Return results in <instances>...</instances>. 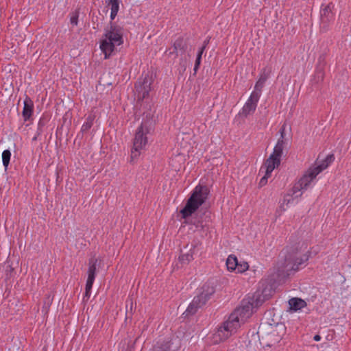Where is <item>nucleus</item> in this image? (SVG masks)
<instances>
[{
    "label": "nucleus",
    "instance_id": "1",
    "mask_svg": "<svg viewBox=\"0 0 351 351\" xmlns=\"http://www.w3.org/2000/svg\"><path fill=\"white\" fill-rule=\"evenodd\" d=\"M123 28L115 23L110 22L109 26L105 28L104 38L100 42V49L106 59L114 51L115 46L123 43Z\"/></svg>",
    "mask_w": 351,
    "mask_h": 351
},
{
    "label": "nucleus",
    "instance_id": "2",
    "mask_svg": "<svg viewBox=\"0 0 351 351\" xmlns=\"http://www.w3.org/2000/svg\"><path fill=\"white\" fill-rule=\"evenodd\" d=\"M304 247V250L307 249V244L300 243L291 247H287L285 252H282L285 254L284 267L287 271H297L309 259L311 252L307 251L302 256H298V253L302 250Z\"/></svg>",
    "mask_w": 351,
    "mask_h": 351
},
{
    "label": "nucleus",
    "instance_id": "3",
    "mask_svg": "<svg viewBox=\"0 0 351 351\" xmlns=\"http://www.w3.org/2000/svg\"><path fill=\"white\" fill-rule=\"evenodd\" d=\"M209 193L208 188L204 185H197L193 189L186 205L180 210L182 217L187 219L191 216L207 199Z\"/></svg>",
    "mask_w": 351,
    "mask_h": 351
},
{
    "label": "nucleus",
    "instance_id": "4",
    "mask_svg": "<svg viewBox=\"0 0 351 351\" xmlns=\"http://www.w3.org/2000/svg\"><path fill=\"white\" fill-rule=\"evenodd\" d=\"M237 317L230 315L227 319L223 321L218 326L215 332L213 334V342L219 343L228 339L233 334L236 333L241 327V324L237 320Z\"/></svg>",
    "mask_w": 351,
    "mask_h": 351
},
{
    "label": "nucleus",
    "instance_id": "5",
    "mask_svg": "<svg viewBox=\"0 0 351 351\" xmlns=\"http://www.w3.org/2000/svg\"><path fill=\"white\" fill-rule=\"evenodd\" d=\"M149 121H143L136 130L131 150L130 162H134L140 156L141 150L144 149L147 143L146 134L149 132Z\"/></svg>",
    "mask_w": 351,
    "mask_h": 351
},
{
    "label": "nucleus",
    "instance_id": "6",
    "mask_svg": "<svg viewBox=\"0 0 351 351\" xmlns=\"http://www.w3.org/2000/svg\"><path fill=\"white\" fill-rule=\"evenodd\" d=\"M202 292L195 296L188 306L186 312L187 315L195 314L199 308L202 307L210 299L215 292V287L209 282L205 283L202 287Z\"/></svg>",
    "mask_w": 351,
    "mask_h": 351
},
{
    "label": "nucleus",
    "instance_id": "7",
    "mask_svg": "<svg viewBox=\"0 0 351 351\" xmlns=\"http://www.w3.org/2000/svg\"><path fill=\"white\" fill-rule=\"evenodd\" d=\"M154 80L152 76L148 74L140 77L135 83V94L138 101H143L149 97V92L152 89V84Z\"/></svg>",
    "mask_w": 351,
    "mask_h": 351
},
{
    "label": "nucleus",
    "instance_id": "8",
    "mask_svg": "<svg viewBox=\"0 0 351 351\" xmlns=\"http://www.w3.org/2000/svg\"><path fill=\"white\" fill-rule=\"evenodd\" d=\"M335 8L333 3L330 2L327 5L322 4L320 10V32H326L329 26L335 20V14L332 10Z\"/></svg>",
    "mask_w": 351,
    "mask_h": 351
},
{
    "label": "nucleus",
    "instance_id": "9",
    "mask_svg": "<svg viewBox=\"0 0 351 351\" xmlns=\"http://www.w3.org/2000/svg\"><path fill=\"white\" fill-rule=\"evenodd\" d=\"M97 261V258L95 257H92L88 260V278L86 283L84 299L86 298L88 300L90 296V291L96 275Z\"/></svg>",
    "mask_w": 351,
    "mask_h": 351
},
{
    "label": "nucleus",
    "instance_id": "10",
    "mask_svg": "<svg viewBox=\"0 0 351 351\" xmlns=\"http://www.w3.org/2000/svg\"><path fill=\"white\" fill-rule=\"evenodd\" d=\"M245 301V299L243 300L242 305L235 308L234 311L230 313V315H233L234 317H237L236 319L238 320L241 324H244L252 313L253 308L247 301Z\"/></svg>",
    "mask_w": 351,
    "mask_h": 351
},
{
    "label": "nucleus",
    "instance_id": "11",
    "mask_svg": "<svg viewBox=\"0 0 351 351\" xmlns=\"http://www.w3.org/2000/svg\"><path fill=\"white\" fill-rule=\"evenodd\" d=\"M187 49V42L182 36L178 37L173 43L172 47L166 50L165 53L169 57L177 58L179 55H183Z\"/></svg>",
    "mask_w": 351,
    "mask_h": 351
},
{
    "label": "nucleus",
    "instance_id": "12",
    "mask_svg": "<svg viewBox=\"0 0 351 351\" xmlns=\"http://www.w3.org/2000/svg\"><path fill=\"white\" fill-rule=\"evenodd\" d=\"M260 93L254 91L252 93L250 97L239 112V114L244 117H247L249 114H252L256 110L257 104L259 100Z\"/></svg>",
    "mask_w": 351,
    "mask_h": 351
},
{
    "label": "nucleus",
    "instance_id": "13",
    "mask_svg": "<svg viewBox=\"0 0 351 351\" xmlns=\"http://www.w3.org/2000/svg\"><path fill=\"white\" fill-rule=\"evenodd\" d=\"M245 300L254 308L261 306L267 300V297L264 295L263 291L257 290L252 295H248Z\"/></svg>",
    "mask_w": 351,
    "mask_h": 351
},
{
    "label": "nucleus",
    "instance_id": "14",
    "mask_svg": "<svg viewBox=\"0 0 351 351\" xmlns=\"http://www.w3.org/2000/svg\"><path fill=\"white\" fill-rule=\"evenodd\" d=\"M23 104L22 116L24 121H27L30 120L34 114V102L29 96L25 95Z\"/></svg>",
    "mask_w": 351,
    "mask_h": 351
},
{
    "label": "nucleus",
    "instance_id": "15",
    "mask_svg": "<svg viewBox=\"0 0 351 351\" xmlns=\"http://www.w3.org/2000/svg\"><path fill=\"white\" fill-rule=\"evenodd\" d=\"M280 134H281V136L278 140V142L274 148L273 153L270 155L272 157L279 158L280 160H281V156L282 155V152H283V149H284L285 144V141L284 140V136H285V127L284 126H282L280 129Z\"/></svg>",
    "mask_w": 351,
    "mask_h": 351
},
{
    "label": "nucleus",
    "instance_id": "16",
    "mask_svg": "<svg viewBox=\"0 0 351 351\" xmlns=\"http://www.w3.org/2000/svg\"><path fill=\"white\" fill-rule=\"evenodd\" d=\"M317 175L318 173L314 171V169L310 167L306 173L298 180V182H300L304 190H306Z\"/></svg>",
    "mask_w": 351,
    "mask_h": 351
},
{
    "label": "nucleus",
    "instance_id": "17",
    "mask_svg": "<svg viewBox=\"0 0 351 351\" xmlns=\"http://www.w3.org/2000/svg\"><path fill=\"white\" fill-rule=\"evenodd\" d=\"M280 161L281 160H280L279 158H276L270 156L265 160L264 165L261 169V171L263 169H265V171H267V175L271 174L274 169L280 165Z\"/></svg>",
    "mask_w": 351,
    "mask_h": 351
},
{
    "label": "nucleus",
    "instance_id": "18",
    "mask_svg": "<svg viewBox=\"0 0 351 351\" xmlns=\"http://www.w3.org/2000/svg\"><path fill=\"white\" fill-rule=\"evenodd\" d=\"M195 246L193 245H191V247L186 252H185V253H184L182 252H181V254L180 255V256L178 258V261L181 265H188L190 262H191L194 259L193 255L195 254Z\"/></svg>",
    "mask_w": 351,
    "mask_h": 351
},
{
    "label": "nucleus",
    "instance_id": "19",
    "mask_svg": "<svg viewBox=\"0 0 351 351\" xmlns=\"http://www.w3.org/2000/svg\"><path fill=\"white\" fill-rule=\"evenodd\" d=\"M334 154H328L325 159L322 161L321 164L317 165L315 167H313V168L314 169V171L319 174L326 169L334 161Z\"/></svg>",
    "mask_w": 351,
    "mask_h": 351
},
{
    "label": "nucleus",
    "instance_id": "20",
    "mask_svg": "<svg viewBox=\"0 0 351 351\" xmlns=\"http://www.w3.org/2000/svg\"><path fill=\"white\" fill-rule=\"evenodd\" d=\"M270 75V71H267L266 69H263L261 73L260 77L258 80L256 82L255 85V89L258 90L259 93L261 91L262 88L264 86L265 82L269 78Z\"/></svg>",
    "mask_w": 351,
    "mask_h": 351
},
{
    "label": "nucleus",
    "instance_id": "21",
    "mask_svg": "<svg viewBox=\"0 0 351 351\" xmlns=\"http://www.w3.org/2000/svg\"><path fill=\"white\" fill-rule=\"evenodd\" d=\"M326 54L322 53L321 54L317 60V64L319 68L317 70V75L319 78H321L322 80H324V67L325 66L326 62Z\"/></svg>",
    "mask_w": 351,
    "mask_h": 351
},
{
    "label": "nucleus",
    "instance_id": "22",
    "mask_svg": "<svg viewBox=\"0 0 351 351\" xmlns=\"http://www.w3.org/2000/svg\"><path fill=\"white\" fill-rule=\"evenodd\" d=\"M289 304L291 308L294 311L300 310L306 305V303L304 300L298 298H293L290 299Z\"/></svg>",
    "mask_w": 351,
    "mask_h": 351
},
{
    "label": "nucleus",
    "instance_id": "23",
    "mask_svg": "<svg viewBox=\"0 0 351 351\" xmlns=\"http://www.w3.org/2000/svg\"><path fill=\"white\" fill-rule=\"evenodd\" d=\"M238 263V259L237 256L234 254H230L228 256L226 260V266L228 270L232 271H235L237 268Z\"/></svg>",
    "mask_w": 351,
    "mask_h": 351
},
{
    "label": "nucleus",
    "instance_id": "24",
    "mask_svg": "<svg viewBox=\"0 0 351 351\" xmlns=\"http://www.w3.org/2000/svg\"><path fill=\"white\" fill-rule=\"evenodd\" d=\"M95 116L94 114H89L86 119V121L84 123V124L82 126L81 132L84 133L87 132L93 126V122L95 120Z\"/></svg>",
    "mask_w": 351,
    "mask_h": 351
},
{
    "label": "nucleus",
    "instance_id": "25",
    "mask_svg": "<svg viewBox=\"0 0 351 351\" xmlns=\"http://www.w3.org/2000/svg\"><path fill=\"white\" fill-rule=\"evenodd\" d=\"M11 157V152L9 149H5L2 153V162L3 165L6 169L10 164Z\"/></svg>",
    "mask_w": 351,
    "mask_h": 351
},
{
    "label": "nucleus",
    "instance_id": "26",
    "mask_svg": "<svg viewBox=\"0 0 351 351\" xmlns=\"http://www.w3.org/2000/svg\"><path fill=\"white\" fill-rule=\"evenodd\" d=\"M171 348L170 341H163L155 348V351H171Z\"/></svg>",
    "mask_w": 351,
    "mask_h": 351
},
{
    "label": "nucleus",
    "instance_id": "27",
    "mask_svg": "<svg viewBox=\"0 0 351 351\" xmlns=\"http://www.w3.org/2000/svg\"><path fill=\"white\" fill-rule=\"evenodd\" d=\"M302 190H304V189L302 186L301 184L298 182L294 184L291 191V193H289L293 196L295 195V197H300L302 195V193L299 195H298L297 193Z\"/></svg>",
    "mask_w": 351,
    "mask_h": 351
},
{
    "label": "nucleus",
    "instance_id": "28",
    "mask_svg": "<svg viewBox=\"0 0 351 351\" xmlns=\"http://www.w3.org/2000/svg\"><path fill=\"white\" fill-rule=\"evenodd\" d=\"M293 200V195H291L289 193L285 195L282 199V202L280 204V208L282 209L283 210H285L286 208H285V205L288 206V204L291 203Z\"/></svg>",
    "mask_w": 351,
    "mask_h": 351
},
{
    "label": "nucleus",
    "instance_id": "29",
    "mask_svg": "<svg viewBox=\"0 0 351 351\" xmlns=\"http://www.w3.org/2000/svg\"><path fill=\"white\" fill-rule=\"evenodd\" d=\"M249 268L247 262L243 261L237 263L236 270L237 273H243L247 271Z\"/></svg>",
    "mask_w": 351,
    "mask_h": 351
},
{
    "label": "nucleus",
    "instance_id": "30",
    "mask_svg": "<svg viewBox=\"0 0 351 351\" xmlns=\"http://www.w3.org/2000/svg\"><path fill=\"white\" fill-rule=\"evenodd\" d=\"M106 3L108 5H110L111 10L119 11V0H108Z\"/></svg>",
    "mask_w": 351,
    "mask_h": 351
},
{
    "label": "nucleus",
    "instance_id": "31",
    "mask_svg": "<svg viewBox=\"0 0 351 351\" xmlns=\"http://www.w3.org/2000/svg\"><path fill=\"white\" fill-rule=\"evenodd\" d=\"M80 12L78 10H75L72 13V15L70 19L71 24L73 25H77L78 23V18H79Z\"/></svg>",
    "mask_w": 351,
    "mask_h": 351
},
{
    "label": "nucleus",
    "instance_id": "32",
    "mask_svg": "<svg viewBox=\"0 0 351 351\" xmlns=\"http://www.w3.org/2000/svg\"><path fill=\"white\" fill-rule=\"evenodd\" d=\"M201 60L202 58L199 57V56H197V58H196V60H195V65H194V68H193V71H194V75L196 74V73L197 72L199 68V66H200V64H201Z\"/></svg>",
    "mask_w": 351,
    "mask_h": 351
},
{
    "label": "nucleus",
    "instance_id": "33",
    "mask_svg": "<svg viewBox=\"0 0 351 351\" xmlns=\"http://www.w3.org/2000/svg\"><path fill=\"white\" fill-rule=\"evenodd\" d=\"M271 174H267V171H265V176L261 179L259 182V186L261 187L265 185L267 182V179L271 176Z\"/></svg>",
    "mask_w": 351,
    "mask_h": 351
},
{
    "label": "nucleus",
    "instance_id": "34",
    "mask_svg": "<svg viewBox=\"0 0 351 351\" xmlns=\"http://www.w3.org/2000/svg\"><path fill=\"white\" fill-rule=\"evenodd\" d=\"M192 223L194 224L197 228H200L202 229L204 228V225L202 224V222L200 221H195L192 222Z\"/></svg>",
    "mask_w": 351,
    "mask_h": 351
},
{
    "label": "nucleus",
    "instance_id": "35",
    "mask_svg": "<svg viewBox=\"0 0 351 351\" xmlns=\"http://www.w3.org/2000/svg\"><path fill=\"white\" fill-rule=\"evenodd\" d=\"M14 269L10 266L8 265L6 269V276H11V273L13 271Z\"/></svg>",
    "mask_w": 351,
    "mask_h": 351
},
{
    "label": "nucleus",
    "instance_id": "36",
    "mask_svg": "<svg viewBox=\"0 0 351 351\" xmlns=\"http://www.w3.org/2000/svg\"><path fill=\"white\" fill-rule=\"evenodd\" d=\"M118 12L119 11L111 10V12H110V19H111V20H114V18L117 15Z\"/></svg>",
    "mask_w": 351,
    "mask_h": 351
},
{
    "label": "nucleus",
    "instance_id": "37",
    "mask_svg": "<svg viewBox=\"0 0 351 351\" xmlns=\"http://www.w3.org/2000/svg\"><path fill=\"white\" fill-rule=\"evenodd\" d=\"M210 37H208L203 43V45L202 47H204V48H206V47L208 46V45L209 44V42H210Z\"/></svg>",
    "mask_w": 351,
    "mask_h": 351
},
{
    "label": "nucleus",
    "instance_id": "38",
    "mask_svg": "<svg viewBox=\"0 0 351 351\" xmlns=\"http://www.w3.org/2000/svg\"><path fill=\"white\" fill-rule=\"evenodd\" d=\"M206 49V48L203 47H201L199 49V51L197 53V56H199V57L202 58V56L204 51V50Z\"/></svg>",
    "mask_w": 351,
    "mask_h": 351
},
{
    "label": "nucleus",
    "instance_id": "39",
    "mask_svg": "<svg viewBox=\"0 0 351 351\" xmlns=\"http://www.w3.org/2000/svg\"><path fill=\"white\" fill-rule=\"evenodd\" d=\"M44 125V123L42 121V120H40L39 122H38V131H40L41 132V128Z\"/></svg>",
    "mask_w": 351,
    "mask_h": 351
},
{
    "label": "nucleus",
    "instance_id": "40",
    "mask_svg": "<svg viewBox=\"0 0 351 351\" xmlns=\"http://www.w3.org/2000/svg\"><path fill=\"white\" fill-rule=\"evenodd\" d=\"M313 339L316 341H318L321 339V337L319 335H315L313 337Z\"/></svg>",
    "mask_w": 351,
    "mask_h": 351
},
{
    "label": "nucleus",
    "instance_id": "41",
    "mask_svg": "<svg viewBox=\"0 0 351 351\" xmlns=\"http://www.w3.org/2000/svg\"><path fill=\"white\" fill-rule=\"evenodd\" d=\"M40 134H41V132H40V131H38V132H37V135H36V136H35L33 138V139H32V140H33V141H36V140H37L38 136L39 135H40Z\"/></svg>",
    "mask_w": 351,
    "mask_h": 351
},
{
    "label": "nucleus",
    "instance_id": "42",
    "mask_svg": "<svg viewBox=\"0 0 351 351\" xmlns=\"http://www.w3.org/2000/svg\"><path fill=\"white\" fill-rule=\"evenodd\" d=\"M280 338L279 337H278V338L276 339V342H278L280 341Z\"/></svg>",
    "mask_w": 351,
    "mask_h": 351
},
{
    "label": "nucleus",
    "instance_id": "43",
    "mask_svg": "<svg viewBox=\"0 0 351 351\" xmlns=\"http://www.w3.org/2000/svg\"><path fill=\"white\" fill-rule=\"evenodd\" d=\"M269 335L274 336V335H275V334H274V332H270Z\"/></svg>",
    "mask_w": 351,
    "mask_h": 351
},
{
    "label": "nucleus",
    "instance_id": "44",
    "mask_svg": "<svg viewBox=\"0 0 351 351\" xmlns=\"http://www.w3.org/2000/svg\"><path fill=\"white\" fill-rule=\"evenodd\" d=\"M267 346L271 347L272 346V344L271 343H267Z\"/></svg>",
    "mask_w": 351,
    "mask_h": 351
}]
</instances>
